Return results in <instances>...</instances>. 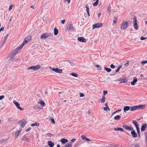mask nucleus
<instances>
[{"label": "nucleus", "mask_w": 147, "mask_h": 147, "mask_svg": "<svg viewBox=\"0 0 147 147\" xmlns=\"http://www.w3.org/2000/svg\"><path fill=\"white\" fill-rule=\"evenodd\" d=\"M145 106L144 105H139L138 106H134L131 107H130V111H134L137 110L138 108H140L141 109H144L145 108Z\"/></svg>", "instance_id": "nucleus-1"}, {"label": "nucleus", "mask_w": 147, "mask_h": 147, "mask_svg": "<svg viewBox=\"0 0 147 147\" xmlns=\"http://www.w3.org/2000/svg\"><path fill=\"white\" fill-rule=\"evenodd\" d=\"M128 25L127 21L122 22L120 25V28L122 30H125Z\"/></svg>", "instance_id": "nucleus-2"}, {"label": "nucleus", "mask_w": 147, "mask_h": 147, "mask_svg": "<svg viewBox=\"0 0 147 147\" xmlns=\"http://www.w3.org/2000/svg\"><path fill=\"white\" fill-rule=\"evenodd\" d=\"M52 35L53 34L51 33H45L41 35L40 38L42 39H45Z\"/></svg>", "instance_id": "nucleus-3"}, {"label": "nucleus", "mask_w": 147, "mask_h": 147, "mask_svg": "<svg viewBox=\"0 0 147 147\" xmlns=\"http://www.w3.org/2000/svg\"><path fill=\"white\" fill-rule=\"evenodd\" d=\"M133 20H134L133 25L134 28L136 30H138V27L137 24L136 18L135 16H134L133 18Z\"/></svg>", "instance_id": "nucleus-4"}, {"label": "nucleus", "mask_w": 147, "mask_h": 147, "mask_svg": "<svg viewBox=\"0 0 147 147\" xmlns=\"http://www.w3.org/2000/svg\"><path fill=\"white\" fill-rule=\"evenodd\" d=\"M103 26V24L102 23H98L92 25V29H94L96 28H99L102 27Z\"/></svg>", "instance_id": "nucleus-5"}, {"label": "nucleus", "mask_w": 147, "mask_h": 147, "mask_svg": "<svg viewBox=\"0 0 147 147\" xmlns=\"http://www.w3.org/2000/svg\"><path fill=\"white\" fill-rule=\"evenodd\" d=\"M50 68L53 71H55L56 73H61L62 72V70L61 69H59L58 68H52L51 67H50Z\"/></svg>", "instance_id": "nucleus-6"}, {"label": "nucleus", "mask_w": 147, "mask_h": 147, "mask_svg": "<svg viewBox=\"0 0 147 147\" xmlns=\"http://www.w3.org/2000/svg\"><path fill=\"white\" fill-rule=\"evenodd\" d=\"M13 102L18 109L21 111H23L24 110V109L23 108H21L20 107V104L18 102H16L14 100L13 101Z\"/></svg>", "instance_id": "nucleus-7"}, {"label": "nucleus", "mask_w": 147, "mask_h": 147, "mask_svg": "<svg viewBox=\"0 0 147 147\" xmlns=\"http://www.w3.org/2000/svg\"><path fill=\"white\" fill-rule=\"evenodd\" d=\"M20 126L21 127L23 128L25 125L26 122L25 119H23L22 120L20 121Z\"/></svg>", "instance_id": "nucleus-8"}, {"label": "nucleus", "mask_w": 147, "mask_h": 147, "mask_svg": "<svg viewBox=\"0 0 147 147\" xmlns=\"http://www.w3.org/2000/svg\"><path fill=\"white\" fill-rule=\"evenodd\" d=\"M123 127L128 130H131L133 129V128L129 126H127L126 125H123Z\"/></svg>", "instance_id": "nucleus-9"}, {"label": "nucleus", "mask_w": 147, "mask_h": 147, "mask_svg": "<svg viewBox=\"0 0 147 147\" xmlns=\"http://www.w3.org/2000/svg\"><path fill=\"white\" fill-rule=\"evenodd\" d=\"M68 27L69 28V30L71 32H72L74 29L72 24L69 23L68 25Z\"/></svg>", "instance_id": "nucleus-10"}, {"label": "nucleus", "mask_w": 147, "mask_h": 147, "mask_svg": "<svg viewBox=\"0 0 147 147\" xmlns=\"http://www.w3.org/2000/svg\"><path fill=\"white\" fill-rule=\"evenodd\" d=\"M78 40L79 41L81 42H85L86 41V39L82 37H78Z\"/></svg>", "instance_id": "nucleus-11"}, {"label": "nucleus", "mask_w": 147, "mask_h": 147, "mask_svg": "<svg viewBox=\"0 0 147 147\" xmlns=\"http://www.w3.org/2000/svg\"><path fill=\"white\" fill-rule=\"evenodd\" d=\"M147 127V124L146 123L142 125L141 130L142 131H144L146 129V128Z\"/></svg>", "instance_id": "nucleus-12"}, {"label": "nucleus", "mask_w": 147, "mask_h": 147, "mask_svg": "<svg viewBox=\"0 0 147 147\" xmlns=\"http://www.w3.org/2000/svg\"><path fill=\"white\" fill-rule=\"evenodd\" d=\"M22 131V129H20L17 131H16V132L15 134V137L16 138H17L19 134H20L21 131Z\"/></svg>", "instance_id": "nucleus-13"}, {"label": "nucleus", "mask_w": 147, "mask_h": 147, "mask_svg": "<svg viewBox=\"0 0 147 147\" xmlns=\"http://www.w3.org/2000/svg\"><path fill=\"white\" fill-rule=\"evenodd\" d=\"M137 78L136 77H134L133 78V80L131 82V84L132 85H134L135 84V83L137 82Z\"/></svg>", "instance_id": "nucleus-14"}, {"label": "nucleus", "mask_w": 147, "mask_h": 147, "mask_svg": "<svg viewBox=\"0 0 147 147\" xmlns=\"http://www.w3.org/2000/svg\"><path fill=\"white\" fill-rule=\"evenodd\" d=\"M41 68V66L39 65H37L35 66H33V70H36L39 69Z\"/></svg>", "instance_id": "nucleus-15"}, {"label": "nucleus", "mask_w": 147, "mask_h": 147, "mask_svg": "<svg viewBox=\"0 0 147 147\" xmlns=\"http://www.w3.org/2000/svg\"><path fill=\"white\" fill-rule=\"evenodd\" d=\"M81 138L83 140H85L86 141L88 142H90L91 140L88 138H86L84 136L82 135L81 136Z\"/></svg>", "instance_id": "nucleus-16"}, {"label": "nucleus", "mask_w": 147, "mask_h": 147, "mask_svg": "<svg viewBox=\"0 0 147 147\" xmlns=\"http://www.w3.org/2000/svg\"><path fill=\"white\" fill-rule=\"evenodd\" d=\"M31 39V36H27L24 39V41L27 43Z\"/></svg>", "instance_id": "nucleus-17"}, {"label": "nucleus", "mask_w": 147, "mask_h": 147, "mask_svg": "<svg viewBox=\"0 0 147 147\" xmlns=\"http://www.w3.org/2000/svg\"><path fill=\"white\" fill-rule=\"evenodd\" d=\"M60 141L63 144H64L65 143H67L68 141L67 139L64 138L61 139L60 140Z\"/></svg>", "instance_id": "nucleus-18"}, {"label": "nucleus", "mask_w": 147, "mask_h": 147, "mask_svg": "<svg viewBox=\"0 0 147 147\" xmlns=\"http://www.w3.org/2000/svg\"><path fill=\"white\" fill-rule=\"evenodd\" d=\"M131 134L134 137L136 138L137 137V134L135 132L134 130H132L131 132Z\"/></svg>", "instance_id": "nucleus-19"}, {"label": "nucleus", "mask_w": 147, "mask_h": 147, "mask_svg": "<svg viewBox=\"0 0 147 147\" xmlns=\"http://www.w3.org/2000/svg\"><path fill=\"white\" fill-rule=\"evenodd\" d=\"M48 145L50 147H53L54 145V143L51 141H49L48 142Z\"/></svg>", "instance_id": "nucleus-20"}, {"label": "nucleus", "mask_w": 147, "mask_h": 147, "mask_svg": "<svg viewBox=\"0 0 147 147\" xmlns=\"http://www.w3.org/2000/svg\"><path fill=\"white\" fill-rule=\"evenodd\" d=\"M114 130L115 131H121L123 132V128L119 127H117V128H115L114 129Z\"/></svg>", "instance_id": "nucleus-21"}, {"label": "nucleus", "mask_w": 147, "mask_h": 147, "mask_svg": "<svg viewBox=\"0 0 147 147\" xmlns=\"http://www.w3.org/2000/svg\"><path fill=\"white\" fill-rule=\"evenodd\" d=\"M130 109V107L129 106H125L123 108V110L124 112L126 111H128Z\"/></svg>", "instance_id": "nucleus-22"}, {"label": "nucleus", "mask_w": 147, "mask_h": 147, "mask_svg": "<svg viewBox=\"0 0 147 147\" xmlns=\"http://www.w3.org/2000/svg\"><path fill=\"white\" fill-rule=\"evenodd\" d=\"M22 139V140L24 141H27L28 142H29L30 141V139L28 138H27L26 136H24Z\"/></svg>", "instance_id": "nucleus-23"}, {"label": "nucleus", "mask_w": 147, "mask_h": 147, "mask_svg": "<svg viewBox=\"0 0 147 147\" xmlns=\"http://www.w3.org/2000/svg\"><path fill=\"white\" fill-rule=\"evenodd\" d=\"M133 123L135 125L136 128L139 127L138 123L136 121L133 120Z\"/></svg>", "instance_id": "nucleus-24"}, {"label": "nucleus", "mask_w": 147, "mask_h": 147, "mask_svg": "<svg viewBox=\"0 0 147 147\" xmlns=\"http://www.w3.org/2000/svg\"><path fill=\"white\" fill-rule=\"evenodd\" d=\"M121 118V116L119 115H117L115 116L114 117V119L115 120H119Z\"/></svg>", "instance_id": "nucleus-25"}, {"label": "nucleus", "mask_w": 147, "mask_h": 147, "mask_svg": "<svg viewBox=\"0 0 147 147\" xmlns=\"http://www.w3.org/2000/svg\"><path fill=\"white\" fill-rule=\"evenodd\" d=\"M54 35H57L58 32V29H56V28H54Z\"/></svg>", "instance_id": "nucleus-26"}, {"label": "nucleus", "mask_w": 147, "mask_h": 147, "mask_svg": "<svg viewBox=\"0 0 147 147\" xmlns=\"http://www.w3.org/2000/svg\"><path fill=\"white\" fill-rule=\"evenodd\" d=\"M72 143H67L65 145V147H71Z\"/></svg>", "instance_id": "nucleus-27"}, {"label": "nucleus", "mask_w": 147, "mask_h": 147, "mask_svg": "<svg viewBox=\"0 0 147 147\" xmlns=\"http://www.w3.org/2000/svg\"><path fill=\"white\" fill-rule=\"evenodd\" d=\"M105 96H103L102 99L100 100L101 102L104 103L105 102Z\"/></svg>", "instance_id": "nucleus-28"}, {"label": "nucleus", "mask_w": 147, "mask_h": 147, "mask_svg": "<svg viewBox=\"0 0 147 147\" xmlns=\"http://www.w3.org/2000/svg\"><path fill=\"white\" fill-rule=\"evenodd\" d=\"M98 0H96V1L93 3V6L94 7L96 6L98 4Z\"/></svg>", "instance_id": "nucleus-29"}, {"label": "nucleus", "mask_w": 147, "mask_h": 147, "mask_svg": "<svg viewBox=\"0 0 147 147\" xmlns=\"http://www.w3.org/2000/svg\"><path fill=\"white\" fill-rule=\"evenodd\" d=\"M104 69L108 72H111V70L110 68H108L107 67H105Z\"/></svg>", "instance_id": "nucleus-30"}, {"label": "nucleus", "mask_w": 147, "mask_h": 147, "mask_svg": "<svg viewBox=\"0 0 147 147\" xmlns=\"http://www.w3.org/2000/svg\"><path fill=\"white\" fill-rule=\"evenodd\" d=\"M8 36H9V34H7L6 35V36H5V38H4V40L3 42V45L6 42V40H7V37H8Z\"/></svg>", "instance_id": "nucleus-31"}, {"label": "nucleus", "mask_w": 147, "mask_h": 147, "mask_svg": "<svg viewBox=\"0 0 147 147\" xmlns=\"http://www.w3.org/2000/svg\"><path fill=\"white\" fill-rule=\"evenodd\" d=\"M127 82V81L126 79H123L121 80V81L120 82V83H125Z\"/></svg>", "instance_id": "nucleus-32"}, {"label": "nucleus", "mask_w": 147, "mask_h": 147, "mask_svg": "<svg viewBox=\"0 0 147 147\" xmlns=\"http://www.w3.org/2000/svg\"><path fill=\"white\" fill-rule=\"evenodd\" d=\"M38 103H40L42 106H44L45 105V103L43 101H41L40 102H38Z\"/></svg>", "instance_id": "nucleus-33"}, {"label": "nucleus", "mask_w": 147, "mask_h": 147, "mask_svg": "<svg viewBox=\"0 0 147 147\" xmlns=\"http://www.w3.org/2000/svg\"><path fill=\"white\" fill-rule=\"evenodd\" d=\"M39 125V123H32L31 125V126H38Z\"/></svg>", "instance_id": "nucleus-34"}, {"label": "nucleus", "mask_w": 147, "mask_h": 147, "mask_svg": "<svg viewBox=\"0 0 147 147\" xmlns=\"http://www.w3.org/2000/svg\"><path fill=\"white\" fill-rule=\"evenodd\" d=\"M122 67V65L121 66H118L117 69L116 70L115 72L116 73L118 72L119 71L120 69Z\"/></svg>", "instance_id": "nucleus-35"}, {"label": "nucleus", "mask_w": 147, "mask_h": 147, "mask_svg": "<svg viewBox=\"0 0 147 147\" xmlns=\"http://www.w3.org/2000/svg\"><path fill=\"white\" fill-rule=\"evenodd\" d=\"M71 75L75 77H77L78 76V74L76 73H72L71 74Z\"/></svg>", "instance_id": "nucleus-36"}, {"label": "nucleus", "mask_w": 147, "mask_h": 147, "mask_svg": "<svg viewBox=\"0 0 147 147\" xmlns=\"http://www.w3.org/2000/svg\"><path fill=\"white\" fill-rule=\"evenodd\" d=\"M27 43V42H25V41H24H24L23 42L22 44L20 46V48H22L24 46L25 44H26V43Z\"/></svg>", "instance_id": "nucleus-37"}, {"label": "nucleus", "mask_w": 147, "mask_h": 147, "mask_svg": "<svg viewBox=\"0 0 147 147\" xmlns=\"http://www.w3.org/2000/svg\"><path fill=\"white\" fill-rule=\"evenodd\" d=\"M20 47H19L15 49V50L16 51H19L22 48H20Z\"/></svg>", "instance_id": "nucleus-38"}, {"label": "nucleus", "mask_w": 147, "mask_h": 147, "mask_svg": "<svg viewBox=\"0 0 147 147\" xmlns=\"http://www.w3.org/2000/svg\"><path fill=\"white\" fill-rule=\"evenodd\" d=\"M104 110L107 111L108 110L109 111H110V109L108 107H105L104 108Z\"/></svg>", "instance_id": "nucleus-39"}, {"label": "nucleus", "mask_w": 147, "mask_h": 147, "mask_svg": "<svg viewBox=\"0 0 147 147\" xmlns=\"http://www.w3.org/2000/svg\"><path fill=\"white\" fill-rule=\"evenodd\" d=\"M13 6L14 5H11L9 7V10H11L13 8Z\"/></svg>", "instance_id": "nucleus-40"}, {"label": "nucleus", "mask_w": 147, "mask_h": 147, "mask_svg": "<svg viewBox=\"0 0 147 147\" xmlns=\"http://www.w3.org/2000/svg\"><path fill=\"white\" fill-rule=\"evenodd\" d=\"M117 18H115L114 20H113V22L115 24H116V22H117Z\"/></svg>", "instance_id": "nucleus-41"}, {"label": "nucleus", "mask_w": 147, "mask_h": 147, "mask_svg": "<svg viewBox=\"0 0 147 147\" xmlns=\"http://www.w3.org/2000/svg\"><path fill=\"white\" fill-rule=\"evenodd\" d=\"M140 39L141 40H144L145 39H147V38H145L143 36H142L140 37Z\"/></svg>", "instance_id": "nucleus-42"}, {"label": "nucleus", "mask_w": 147, "mask_h": 147, "mask_svg": "<svg viewBox=\"0 0 147 147\" xmlns=\"http://www.w3.org/2000/svg\"><path fill=\"white\" fill-rule=\"evenodd\" d=\"M137 132L138 134H140V129L139 127L136 128Z\"/></svg>", "instance_id": "nucleus-43"}, {"label": "nucleus", "mask_w": 147, "mask_h": 147, "mask_svg": "<svg viewBox=\"0 0 147 147\" xmlns=\"http://www.w3.org/2000/svg\"><path fill=\"white\" fill-rule=\"evenodd\" d=\"M111 8V6H110V5H109V6H108V7L107 8V10L108 11L110 12H111V10H110Z\"/></svg>", "instance_id": "nucleus-44"}, {"label": "nucleus", "mask_w": 147, "mask_h": 147, "mask_svg": "<svg viewBox=\"0 0 147 147\" xmlns=\"http://www.w3.org/2000/svg\"><path fill=\"white\" fill-rule=\"evenodd\" d=\"M51 121L53 124H55V121H54V119L53 118H52L51 119Z\"/></svg>", "instance_id": "nucleus-45"}, {"label": "nucleus", "mask_w": 147, "mask_h": 147, "mask_svg": "<svg viewBox=\"0 0 147 147\" xmlns=\"http://www.w3.org/2000/svg\"><path fill=\"white\" fill-rule=\"evenodd\" d=\"M28 69H32L33 70V66H31L28 68Z\"/></svg>", "instance_id": "nucleus-46"}, {"label": "nucleus", "mask_w": 147, "mask_h": 147, "mask_svg": "<svg viewBox=\"0 0 147 147\" xmlns=\"http://www.w3.org/2000/svg\"><path fill=\"white\" fill-rule=\"evenodd\" d=\"M107 91L104 90L103 91V96H105V95L107 93Z\"/></svg>", "instance_id": "nucleus-47"}, {"label": "nucleus", "mask_w": 147, "mask_h": 147, "mask_svg": "<svg viewBox=\"0 0 147 147\" xmlns=\"http://www.w3.org/2000/svg\"><path fill=\"white\" fill-rule=\"evenodd\" d=\"M110 67H111V68H112V69H113V68H115V65H113V64H112L111 65Z\"/></svg>", "instance_id": "nucleus-48"}, {"label": "nucleus", "mask_w": 147, "mask_h": 147, "mask_svg": "<svg viewBox=\"0 0 147 147\" xmlns=\"http://www.w3.org/2000/svg\"><path fill=\"white\" fill-rule=\"evenodd\" d=\"M84 96V95L83 93H80V97H83Z\"/></svg>", "instance_id": "nucleus-49"}, {"label": "nucleus", "mask_w": 147, "mask_h": 147, "mask_svg": "<svg viewBox=\"0 0 147 147\" xmlns=\"http://www.w3.org/2000/svg\"><path fill=\"white\" fill-rule=\"evenodd\" d=\"M4 98V96L3 95H1L0 96V100L3 99Z\"/></svg>", "instance_id": "nucleus-50"}, {"label": "nucleus", "mask_w": 147, "mask_h": 147, "mask_svg": "<svg viewBox=\"0 0 147 147\" xmlns=\"http://www.w3.org/2000/svg\"><path fill=\"white\" fill-rule=\"evenodd\" d=\"M67 1V3H70V0H64V2L65 3Z\"/></svg>", "instance_id": "nucleus-51"}, {"label": "nucleus", "mask_w": 147, "mask_h": 147, "mask_svg": "<svg viewBox=\"0 0 147 147\" xmlns=\"http://www.w3.org/2000/svg\"><path fill=\"white\" fill-rule=\"evenodd\" d=\"M129 61H126V63L125 64V65L127 66L128 65Z\"/></svg>", "instance_id": "nucleus-52"}, {"label": "nucleus", "mask_w": 147, "mask_h": 147, "mask_svg": "<svg viewBox=\"0 0 147 147\" xmlns=\"http://www.w3.org/2000/svg\"><path fill=\"white\" fill-rule=\"evenodd\" d=\"M146 63V61H144L141 62V64H142V65H144Z\"/></svg>", "instance_id": "nucleus-53"}, {"label": "nucleus", "mask_w": 147, "mask_h": 147, "mask_svg": "<svg viewBox=\"0 0 147 147\" xmlns=\"http://www.w3.org/2000/svg\"><path fill=\"white\" fill-rule=\"evenodd\" d=\"M86 11H89V7L87 6V5H86Z\"/></svg>", "instance_id": "nucleus-54"}, {"label": "nucleus", "mask_w": 147, "mask_h": 147, "mask_svg": "<svg viewBox=\"0 0 147 147\" xmlns=\"http://www.w3.org/2000/svg\"><path fill=\"white\" fill-rule=\"evenodd\" d=\"M30 129H31V128L30 127H29L27 129L26 131L27 132L29 131Z\"/></svg>", "instance_id": "nucleus-55"}, {"label": "nucleus", "mask_w": 147, "mask_h": 147, "mask_svg": "<svg viewBox=\"0 0 147 147\" xmlns=\"http://www.w3.org/2000/svg\"><path fill=\"white\" fill-rule=\"evenodd\" d=\"M65 21V20H61V23L63 24H64Z\"/></svg>", "instance_id": "nucleus-56"}, {"label": "nucleus", "mask_w": 147, "mask_h": 147, "mask_svg": "<svg viewBox=\"0 0 147 147\" xmlns=\"http://www.w3.org/2000/svg\"><path fill=\"white\" fill-rule=\"evenodd\" d=\"M76 140L75 139H73L71 140V141L72 142H74Z\"/></svg>", "instance_id": "nucleus-57"}, {"label": "nucleus", "mask_w": 147, "mask_h": 147, "mask_svg": "<svg viewBox=\"0 0 147 147\" xmlns=\"http://www.w3.org/2000/svg\"><path fill=\"white\" fill-rule=\"evenodd\" d=\"M134 147H139V146L138 144H136L135 145Z\"/></svg>", "instance_id": "nucleus-58"}, {"label": "nucleus", "mask_w": 147, "mask_h": 147, "mask_svg": "<svg viewBox=\"0 0 147 147\" xmlns=\"http://www.w3.org/2000/svg\"><path fill=\"white\" fill-rule=\"evenodd\" d=\"M105 106L106 107H108V104L107 103H105Z\"/></svg>", "instance_id": "nucleus-59"}, {"label": "nucleus", "mask_w": 147, "mask_h": 147, "mask_svg": "<svg viewBox=\"0 0 147 147\" xmlns=\"http://www.w3.org/2000/svg\"><path fill=\"white\" fill-rule=\"evenodd\" d=\"M146 140L147 142V133H146Z\"/></svg>", "instance_id": "nucleus-60"}, {"label": "nucleus", "mask_w": 147, "mask_h": 147, "mask_svg": "<svg viewBox=\"0 0 147 147\" xmlns=\"http://www.w3.org/2000/svg\"><path fill=\"white\" fill-rule=\"evenodd\" d=\"M47 134L49 135V136L50 137H51L52 136V134L50 133L48 134Z\"/></svg>", "instance_id": "nucleus-61"}, {"label": "nucleus", "mask_w": 147, "mask_h": 147, "mask_svg": "<svg viewBox=\"0 0 147 147\" xmlns=\"http://www.w3.org/2000/svg\"><path fill=\"white\" fill-rule=\"evenodd\" d=\"M96 67L97 68H99L100 67V65H96Z\"/></svg>", "instance_id": "nucleus-62"}, {"label": "nucleus", "mask_w": 147, "mask_h": 147, "mask_svg": "<svg viewBox=\"0 0 147 147\" xmlns=\"http://www.w3.org/2000/svg\"><path fill=\"white\" fill-rule=\"evenodd\" d=\"M121 109H118L117 111V112H119L121 111Z\"/></svg>", "instance_id": "nucleus-63"}, {"label": "nucleus", "mask_w": 147, "mask_h": 147, "mask_svg": "<svg viewBox=\"0 0 147 147\" xmlns=\"http://www.w3.org/2000/svg\"><path fill=\"white\" fill-rule=\"evenodd\" d=\"M0 30H4V28L3 27H1L0 29Z\"/></svg>", "instance_id": "nucleus-64"}]
</instances>
